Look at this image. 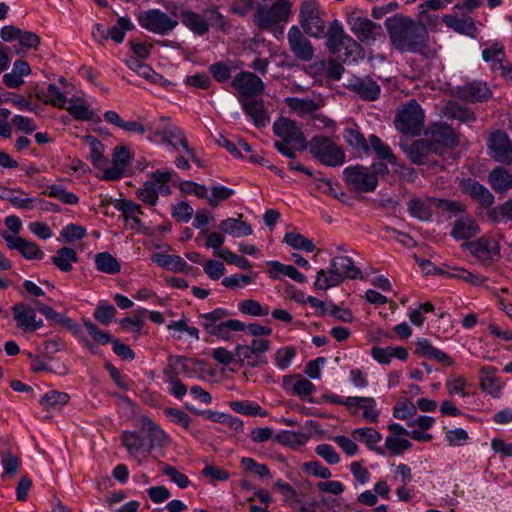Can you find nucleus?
Masks as SVG:
<instances>
[{"instance_id":"c756f323","label":"nucleus","mask_w":512,"mask_h":512,"mask_svg":"<svg viewBox=\"0 0 512 512\" xmlns=\"http://www.w3.org/2000/svg\"><path fill=\"white\" fill-rule=\"evenodd\" d=\"M480 386L493 397H499L503 388V382L496 376L497 369L493 366H484L480 370Z\"/></svg>"},{"instance_id":"2f4dec72","label":"nucleus","mask_w":512,"mask_h":512,"mask_svg":"<svg viewBox=\"0 0 512 512\" xmlns=\"http://www.w3.org/2000/svg\"><path fill=\"white\" fill-rule=\"evenodd\" d=\"M443 22L447 27L453 29L459 34L475 38L478 34L475 21L471 17L457 18L453 15H444Z\"/></svg>"},{"instance_id":"e433bc0d","label":"nucleus","mask_w":512,"mask_h":512,"mask_svg":"<svg viewBox=\"0 0 512 512\" xmlns=\"http://www.w3.org/2000/svg\"><path fill=\"white\" fill-rule=\"evenodd\" d=\"M491 187L499 193H504L512 188V174L502 168L493 169L488 176Z\"/></svg>"},{"instance_id":"0eeeda50","label":"nucleus","mask_w":512,"mask_h":512,"mask_svg":"<svg viewBox=\"0 0 512 512\" xmlns=\"http://www.w3.org/2000/svg\"><path fill=\"white\" fill-rule=\"evenodd\" d=\"M180 19L187 29L196 35L202 36L209 31L210 26L221 21L222 15L219 12V7L212 4L204 9L201 14L189 9H182Z\"/></svg>"},{"instance_id":"dca6fc26","label":"nucleus","mask_w":512,"mask_h":512,"mask_svg":"<svg viewBox=\"0 0 512 512\" xmlns=\"http://www.w3.org/2000/svg\"><path fill=\"white\" fill-rule=\"evenodd\" d=\"M287 40L290 51L297 59L301 61H310L313 58V46L298 26L293 25L289 29Z\"/></svg>"},{"instance_id":"a19ab883","label":"nucleus","mask_w":512,"mask_h":512,"mask_svg":"<svg viewBox=\"0 0 512 512\" xmlns=\"http://www.w3.org/2000/svg\"><path fill=\"white\" fill-rule=\"evenodd\" d=\"M51 260L62 272H69L72 270V264L78 262V256L74 249L63 247L56 251Z\"/></svg>"},{"instance_id":"864d4df0","label":"nucleus","mask_w":512,"mask_h":512,"mask_svg":"<svg viewBox=\"0 0 512 512\" xmlns=\"http://www.w3.org/2000/svg\"><path fill=\"white\" fill-rule=\"evenodd\" d=\"M134 28L133 23L127 17H119L116 24L107 29L108 38H111L116 43H121L124 40L125 33Z\"/></svg>"},{"instance_id":"e2e57ef3","label":"nucleus","mask_w":512,"mask_h":512,"mask_svg":"<svg viewBox=\"0 0 512 512\" xmlns=\"http://www.w3.org/2000/svg\"><path fill=\"white\" fill-rule=\"evenodd\" d=\"M441 274L446 275L451 278H459L473 285H481L486 281V278L473 274L472 272L467 271L464 268L454 267L452 268V272H441Z\"/></svg>"},{"instance_id":"680f3d73","label":"nucleus","mask_w":512,"mask_h":512,"mask_svg":"<svg viewBox=\"0 0 512 512\" xmlns=\"http://www.w3.org/2000/svg\"><path fill=\"white\" fill-rule=\"evenodd\" d=\"M47 195L49 197L57 198L64 204L76 205L79 198L76 194L67 191L60 185H52L47 188Z\"/></svg>"},{"instance_id":"0e129e2a","label":"nucleus","mask_w":512,"mask_h":512,"mask_svg":"<svg viewBox=\"0 0 512 512\" xmlns=\"http://www.w3.org/2000/svg\"><path fill=\"white\" fill-rule=\"evenodd\" d=\"M408 211L413 217L422 221L428 220L431 217L430 207L419 198H414L409 201Z\"/></svg>"},{"instance_id":"f03ea898","label":"nucleus","mask_w":512,"mask_h":512,"mask_svg":"<svg viewBox=\"0 0 512 512\" xmlns=\"http://www.w3.org/2000/svg\"><path fill=\"white\" fill-rule=\"evenodd\" d=\"M273 132L281 140L274 143V147L284 156L294 159L296 151H303L307 147L305 136L295 121L281 117L273 124Z\"/></svg>"},{"instance_id":"052dcab7","label":"nucleus","mask_w":512,"mask_h":512,"mask_svg":"<svg viewBox=\"0 0 512 512\" xmlns=\"http://www.w3.org/2000/svg\"><path fill=\"white\" fill-rule=\"evenodd\" d=\"M117 313L116 308L107 301H100L94 311V318L103 325H108L112 322Z\"/></svg>"},{"instance_id":"58836bf2","label":"nucleus","mask_w":512,"mask_h":512,"mask_svg":"<svg viewBox=\"0 0 512 512\" xmlns=\"http://www.w3.org/2000/svg\"><path fill=\"white\" fill-rule=\"evenodd\" d=\"M142 432L145 437L147 447H149V452H151V450L156 446H162L166 441L164 431L155 425L150 419L144 421Z\"/></svg>"},{"instance_id":"9d476101","label":"nucleus","mask_w":512,"mask_h":512,"mask_svg":"<svg viewBox=\"0 0 512 512\" xmlns=\"http://www.w3.org/2000/svg\"><path fill=\"white\" fill-rule=\"evenodd\" d=\"M138 22L147 31L158 35H167L178 25V20L171 18L160 9L142 12L138 17Z\"/></svg>"},{"instance_id":"cd10ccee","label":"nucleus","mask_w":512,"mask_h":512,"mask_svg":"<svg viewBox=\"0 0 512 512\" xmlns=\"http://www.w3.org/2000/svg\"><path fill=\"white\" fill-rule=\"evenodd\" d=\"M114 207L116 210L121 212L123 214V217L125 221L131 220L132 225L131 228L135 229L137 231H145V226L141 219L139 218L140 215H143L142 208L139 204L128 200V199H122L117 201L114 204Z\"/></svg>"},{"instance_id":"6e6552de","label":"nucleus","mask_w":512,"mask_h":512,"mask_svg":"<svg viewBox=\"0 0 512 512\" xmlns=\"http://www.w3.org/2000/svg\"><path fill=\"white\" fill-rule=\"evenodd\" d=\"M292 3L289 0H276L272 5H259L255 12V24L262 30L273 28L287 22L291 14Z\"/></svg>"},{"instance_id":"37998d69","label":"nucleus","mask_w":512,"mask_h":512,"mask_svg":"<svg viewBox=\"0 0 512 512\" xmlns=\"http://www.w3.org/2000/svg\"><path fill=\"white\" fill-rule=\"evenodd\" d=\"M352 437L355 440L364 442L368 448L375 450L378 454L384 455V451L382 448L374 447L376 443H378L381 440V434L377 432L372 427H365V428H359L355 429L352 432Z\"/></svg>"},{"instance_id":"412c9836","label":"nucleus","mask_w":512,"mask_h":512,"mask_svg":"<svg viewBox=\"0 0 512 512\" xmlns=\"http://www.w3.org/2000/svg\"><path fill=\"white\" fill-rule=\"evenodd\" d=\"M463 247L468 249L473 256L485 263L499 255V244L489 238L481 237L474 241L465 242Z\"/></svg>"},{"instance_id":"7ed1b4c3","label":"nucleus","mask_w":512,"mask_h":512,"mask_svg":"<svg viewBox=\"0 0 512 512\" xmlns=\"http://www.w3.org/2000/svg\"><path fill=\"white\" fill-rule=\"evenodd\" d=\"M359 276L361 271L350 257L337 256L331 260L328 270L321 269L317 272L314 286L318 290H327L340 285L346 277L356 279Z\"/></svg>"},{"instance_id":"c85d7f7f","label":"nucleus","mask_w":512,"mask_h":512,"mask_svg":"<svg viewBox=\"0 0 512 512\" xmlns=\"http://www.w3.org/2000/svg\"><path fill=\"white\" fill-rule=\"evenodd\" d=\"M201 325L210 336L222 338L224 336V310L217 308L212 312L200 316Z\"/></svg>"},{"instance_id":"69168bd1","label":"nucleus","mask_w":512,"mask_h":512,"mask_svg":"<svg viewBox=\"0 0 512 512\" xmlns=\"http://www.w3.org/2000/svg\"><path fill=\"white\" fill-rule=\"evenodd\" d=\"M239 310L246 315L266 316L269 314L268 306H262L254 299H247L239 303Z\"/></svg>"},{"instance_id":"09e8293b","label":"nucleus","mask_w":512,"mask_h":512,"mask_svg":"<svg viewBox=\"0 0 512 512\" xmlns=\"http://www.w3.org/2000/svg\"><path fill=\"white\" fill-rule=\"evenodd\" d=\"M268 265L272 269L270 271V276L273 278H277V273H281L298 283H304L307 281V278L292 265H285L278 261H269Z\"/></svg>"},{"instance_id":"a211bd4d","label":"nucleus","mask_w":512,"mask_h":512,"mask_svg":"<svg viewBox=\"0 0 512 512\" xmlns=\"http://www.w3.org/2000/svg\"><path fill=\"white\" fill-rule=\"evenodd\" d=\"M346 87L364 101H376L381 94L380 85L369 76L353 77Z\"/></svg>"},{"instance_id":"bb28decb","label":"nucleus","mask_w":512,"mask_h":512,"mask_svg":"<svg viewBox=\"0 0 512 512\" xmlns=\"http://www.w3.org/2000/svg\"><path fill=\"white\" fill-rule=\"evenodd\" d=\"M2 237L10 249L18 250L26 259H42L44 256L39 246L34 242H29L19 236L6 233Z\"/></svg>"},{"instance_id":"de8ad7c7","label":"nucleus","mask_w":512,"mask_h":512,"mask_svg":"<svg viewBox=\"0 0 512 512\" xmlns=\"http://www.w3.org/2000/svg\"><path fill=\"white\" fill-rule=\"evenodd\" d=\"M446 2L444 0H427L418 5V19L424 24H432L434 20H437V16L431 15L430 10L436 11L445 7Z\"/></svg>"},{"instance_id":"49530a36","label":"nucleus","mask_w":512,"mask_h":512,"mask_svg":"<svg viewBox=\"0 0 512 512\" xmlns=\"http://www.w3.org/2000/svg\"><path fill=\"white\" fill-rule=\"evenodd\" d=\"M369 149L371 148L380 160H385L391 165H397V158L391 148L384 143L378 136H369Z\"/></svg>"},{"instance_id":"4468645a","label":"nucleus","mask_w":512,"mask_h":512,"mask_svg":"<svg viewBox=\"0 0 512 512\" xmlns=\"http://www.w3.org/2000/svg\"><path fill=\"white\" fill-rule=\"evenodd\" d=\"M487 146L491 158L496 162L504 165L512 163V142L505 132L501 130L493 132L488 139Z\"/></svg>"},{"instance_id":"f3484780","label":"nucleus","mask_w":512,"mask_h":512,"mask_svg":"<svg viewBox=\"0 0 512 512\" xmlns=\"http://www.w3.org/2000/svg\"><path fill=\"white\" fill-rule=\"evenodd\" d=\"M12 314L16 326L26 333L34 332L44 325L42 319L37 320L36 310L26 303L19 302L13 305Z\"/></svg>"},{"instance_id":"9b49d317","label":"nucleus","mask_w":512,"mask_h":512,"mask_svg":"<svg viewBox=\"0 0 512 512\" xmlns=\"http://www.w3.org/2000/svg\"><path fill=\"white\" fill-rule=\"evenodd\" d=\"M346 183L356 192L369 193L373 192L377 185L378 179L371 173L370 168L362 165L350 166L343 171Z\"/></svg>"},{"instance_id":"6e6d98bb","label":"nucleus","mask_w":512,"mask_h":512,"mask_svg":"<svg viewBox=\"0 0 512 512\" xmlns=\"http://www.w3.org/2000/svg\"><path fill=\"white\" fill-rule=\"evenodd\" d=\"M231 409L239 414L246 416H261L265 417L268 415L267 411L262 410V408L255 403H251L249 401H232L230 402Z\"/></svg>"},{"instance_id":"4c0bfd02","label":"nucleus","mask_w":512,"mask_h":512,"mask_svg":"<svg viewBox=\"0 0 512 512\" xmlns=\"http://www.w3.org/2000/svg\"><path fill=\"white\" fill-rule=\"evenodd\" d=\"M84 140L89 147V160L92 165L99 169H105L107 159L104 156V145L92 135L85 136Z\"/></svg>"},{"instance_id":"ddd939ff","label":"nucleus","mask_w":512,"mask_h":512,"mask_svg":"<svg viewBox=\"0 0 512 512\" xmlns=\"http://www.w3.org/2000/svg\"><path fill=\"white\" fill-rule=\"evenodd\" d=\"M181 365L182 371L184 373H188L190 368L198 370L202 372V377L209 375L211 378L214 376L215 372L211 369L210 365L196 359H186L182 356H170L168 358V366L164 369V375L166 377V381L170 383L173 380H178V373L176 371V367Z\"/></svg>"},{"instance_id":"774afa93","label":"nucleus","mask_w":512,"mask_h":512,"mask_svg":"<svg viewBox=\"0 0 512 512\" xmlns=\"http://www.w3.org/2000/svg\"><path fill=\"white\" fill-rule=\"evenodd\" d=\"M86 235L87 230L84 226L73 223L63 227L60 232L61 238L68 243H71L75 240H81L86 237Z\"/></svg>"},{"instance_id":"603ef678","label":"nucleus","mask_w":512,"mask_h":512,"mask_svg":"<svg viewBox=\"0 0 512 512\" xmlns=\"http://www.w3.org/2000/svg\"><path fill=\"white\" fill-rule=\"evenodd\" d=\"M343 138L347 144L352 148L362 151L364 153L369 152V144L364 135L357 129L347 128L343 132Z\"/></svg>"},{"instance_id":"6ab92c4d","label":"nucleus","mask_w":512,"mask_h":512,"mask_svg":"<svg viewBox=\"0 0 512 512\" xmlns=\"http://www.w3.org/2000/svg\"><path fill=\"white\" fill-rule=\"evenodd\" d=\"M232 86L241 96L249 97V99L262 93L264 90L263 81L251 72H240L237 74L232 81Z\"/></svg>"},{"instance_id":"f8f14e48","label":"nucleus","mask_w":512,"mask_h":512,"mask_svg":"<svg viewBox=\"0 0 512 512\" xmlns=\"http://www.w3.org/2000/svg\"><path fill=\"white\" fill-rule=\"evenodd\" d=\"M148 138L150 141L167 142L175 150L182 148L184 153H186L192 159V161L200 166V161L196 158L194 149L188 145V142L184 136V132L180 128L176 126H169L161 132H151V135H149Z\"/></svg>"},{"instance_id":"ea45409f","label":"nucleus","mask_w":512,"mask_h":512,"mask_svg":"<svg viewBox=\"0 0 512 512\" xmlns=\"http://www.w3.org/2000/svg\"><path fill=\"white\" fill-rule=\"evenodd\" d=\"M126 65L130 70L136 72L139 76L147 79L152 83L161 84L164 81V78L156 73L149 65L141 62L136 57H130L126 60Z\"/></svg>"},{"instance_id":"2eb2a0df","label":"nucleus","mask_w":512,"mask_h":512,"mask_svg":"<svg viewBox=\"0 0 512 512\" xmlns=\"http://www.w3.org/2000/svg\"><path fill=\"white\" fill-rule=\"evenodd\" d=\"M401 148L407 157L416 165L426 163L428 157L432 154L441 155L439 145L428 139H419L410 144H401Z\"/></svg>"},{"instance_id":"a18cd8bd","label":"nucleus","mask_w":512,"mask_h":512,"mask_svg":"<svg viewBox=\"0 0 512 512\" xmlns=\"http://www.w3.org/2000/svg\"><path fill=\"white\" fill-rule=\"evenodd\" d=\"M173 175L172 170L160 171L157 170L150 174L147 182L152 184V188L156 191L157 197L159 198V194L169 195L171 193L170 187L168 183L170 182Z\"/></svg>"},{"instance_id":"338daca9","label":"nucleus","mask_w":512,"mask_h":512,"mask_svg":"<svg viewBox=\"0 0 512 512\" xmlns=\"http://www.w3.org/2000/svg\"><path fill=\"white\" fill-rule=\"evenodd\" d=\"M287 105L300 114H308L316 111L319 106L311 99L287 98Z\"/></svg>"},{"instance_id":"c03bdc74","label":"nucleus","mask_w":512,"mask_h":512,"mask_svg":"<svg viewBox=\"0 0 512 512\" xmlns=\"http://www.w3.org/2000/svg\"><path fill=\"white\" fill-rule=\"evenodd\" d=\"M36 97L44 102L58 108H64L67 98L55 84H49L46 91H38Z\"/></svg>"},{"instance_id":"72a5a7b5","label":"nucleus","mask_w":512,"mask_h":512,"mask_svg":"<svg viewBox=\"0 0 512 512\" xmlns=\"http://www.w3.org/2000/svg\"><path fill=\"white\" fill-rule=\"evenodd\" d=\"M443 115L449 119H455L462 123H471L476 120V115L471 109L456 101H449L445 105L443 108Z\"/></svg>"},{"instance_id":"f257e3e1","label":"nucleus","mask_w":512,"mask_h":512,"mask_svg":"<svg viewBox=\"0 0 512 512\" xmlns=\"http://www.w3.org/2000/svg\"><path fill=\"white\" fill-rule=\"evenodd\" d=\"M391 45L400 52L422 53L428 46L429 34L420 21L397 14L385 22Z\"/></svg>"},{"instance_id":"20e7f679","label":"nucleus","mask_w":512,"mask_h":512,"mask_svg":"<svg viewBox=\"0 0 512 512\" xmlns=\"http://www.w3.org/2000/svg\"><path fill=\"white\" fill-rule=\"evenodd\" d=\"M394 125L404 135L416 136L424 128V111L414 99L403 104L398 110Z\"/></svg>"},{"instance_id":"a878e982","label":"nucleus","mask_w":512,"mask_h":512,"mask_svg":"<svg viewBox=\"0 0 512 512\" xmlns=\"http://www.w3.org/2000/svg\"><path fill=\"white\" fill-rule=\"evenodd\" d=\"M242 107L245 114L257 128H262L269 124L270 117L262 99H244Z\"/></svg>"},{"instance_id":"4be33fe9","label":"nucleus","mask_w":512,"mask_h":512,"mask_svg":"<svg viewBox=\"0 0 512 512\" xmlns=\"http://www.w3.org/2000/svg\"><path fill=\"white\" fill-rule=\"evenodd\" d=\"M460 189L463 193L477 201L482 207L489 208L494 203L493 194L475 179H463L460 182Z\"/></svg>"},{"instance_id":"13d9d810","label":"nucleus","mask_w":512,"mask_h":512,"mask_svg":"<svg viewBox=\"0 0 512 512\" xmlns=\"http://www.w3.org/2000/svg\"><path fill=\"white\" fill-rule=\"evenodd\" d=\"M35 198L30 197L26 192L20 189H13L8 202L18 208L23 210H31L34 208Z\"/></svg>"},{"instance_id":"7c9ffc66","label":"nucleus","mask_w":512,"mask_h":512,"mask_svg":"<svg viewBox=\"0 0 512 512\" xmlns=\"http://www.w3.org/2000/svg\"><path fill=\"white\" fill-rule=\"evenodd\" d=\"M480 232L479 225L470 216L461 217L454 222L451 235L456 240H467Z\"/></svg>"},{"instance_id":"1a4fd4ad","label":"nucleus","mask_w":512,"mask_h":512,"mask_svg":"<svg viewBox=\"0 0 512 512\" xmlns=\"http://www.w3.org/2000/svg\"><path fill=\"white\" fill-rule=\"evenodd\" d=\"M301 27L312 37H321L325 33L326 23L322 19V11L316 0L302 2L299 12Z\"/></svg>"},{"instance_id":"aec40b11","label":"nucleus","mask_w":512,"mask_h":512,"mask_svg":"<svg viewBox=\"0 0 512 512\" xmlns=\"http://www.w3.org/2000/svg\"><path fill=\"white\" fill-rule=\"evenodd\" d=\"M130 158V152L126 147H115L112 157V165L103 169L101 179L107 181H115L121 179L124 176L126 168L130 164Z\"/></svg>"},{"instance_id":"79ce46f5","label":"nucleus","mask_w":512,"mask_h":512,"mask_svg":"<svg viewBox=\"0 0 512 512\" xmlns=\"http://www.w3.org/2000/svg\"><path fill=\"white\" fill-rule=\"evenodd\" d=\"M69 114L78 121L94 120V113L90 110L89 105L80 97H72L67 107Z\"/></svg>"},{"instance_id":"f704fd0d","label":"nucleus","mask_w":512,"mask_h":512,"mask_svg":"<svg viewBox=\"0 0 512 512\" xmlns=\"http://www.w3.org/2000/svg\"><path fill=\"white\" fill-rule=\"evenodd\" d=\"M242 213L226 218V234L234 238L250 236L253 233L252 226L243 219Z\"/></svg>"},{"instance_id":"5fc2aeb1","label":"nucleus","mask_w":512,"mask_h":512,"mask_svg":"<svg viewBox=\"0 0 512 512\" xmlns=\"http://www.w3.org/2000/svg\"><path fill=\"white\" fill-rule=\"evenodd\" d=\"M284 242L293 249L303 250L305 252H312L315 249V245L310 239L295 232L286 233Z\"/></svg>"},{"instance_id":"3c124183","label":"nucleus","mask_w":512,"mask_h":512,"mask_svg":"<svg viewBox=\"0 0 512 512\" xmlns=\"http://www.w3.org/2000/svg\"><path fill=\"white\" fill-rule=\"evenodd\" d=\"M69 399L70 397L67 393L51 390L43 395L40 404L45 410L58 409L67 404Z\"/></svg>"},{"instance_id":"393cba45","label":"nucleus","mask_w":512,"mask_h":512,"mask_svg":"<svg viewBox=\"0 0 512 512\" xmlns=\"http://www.w3.org/2000/svg\"><path fill=\"white\" fill-rule=\"evenodd\" d=\"M122 445L127 449L128 453L133 457L141 461V457H147L149 452V447H147V443L145 442V437L143 434L125 431L121 435Z\"/></svg>"},{"instance_id":"5701e85b","label":"nucleus","mask_w":512,"mask_h":512,"mask_svg":"<svg viewBox=\"0 0 512 512\" xmlns=\"http://www.w3.org/2000/svg\"><path fill=\"white\" fill-rule=\"evenodd\" d=\"M429 141L439 145L441 154L445 147L457 145V137L453 128L446 123H434L428 129Z\"/></svg>"},{"instance_id":"473e14b6","label":"nucleus","mask_w":512,"mask_h":512,"mask_svg":"<svg viewBox=\"0 0 512 512\" xmlns=\"http://www.w3.org/2000/svg\"><path fill=\"white\" fill-rule=\"evenodd\" d=\"M153 261L158 266L176 273L188 272V270L193 269L191 266H188L185 260L178 255L156 253L153 256Z\"/></svg>"},{"instance_id":"c9c22d12","label":"nucleus","mask_w":512,"mask_h":512,"mask_svg":"<svg viewBox=\"0 0 512 512\" xmlns=\"http://www.w3.org/2000/svg\"><path fill=\"white\" fill-rule=\"evenodd\" d=\"M380 26L366 18H357L354 21L352 31L361 42L371 43L375 40L376 30Z\"/></svg>"},{"instance_id":"39448f33","label":"nucleus","mask_w":512,"mask_h":512,"mask_svg":"<svg viewBox=\"0 0 512 512\" xmlns=\"http://www.w3.org/2000/svg\"><path fill=\"white\" fill-rule=\"evenodd\" d=\"M327 47L331 53L344 60L358 56L361 52L360 45L345 33L338 20H334L328 29Z\"/></svg>"},{"instance_id":"4d7b16f0","label":"nucleus","mask_w":512,"mask_h":512,"mask_svg":"<svg viewBox=\"0 0 512 512\" xmlns=\"http://www.w3.org/2000/svg\"><path fill=\"white\" fill-rule=\"evenodd\" d=\"M308 439L309 437L305 433L294 431H282L275 436V441L290 447L303 445Z\"/></svg>"},{"instance_id":"8fccbe9b","label":"nucleus","mask_w":512,"mask_h":512,"mask_svg":"<svg viewBox=\"0 0 512 512\" xmlns=\"http://www.w3.org/2000/svg\"><path fill=\"white\" fill-rule=\"evenodd\" d=\"M95 265L98 271L106 274H116L121 266L117 259L108 252H101L95 256Z\"/></svg>"},{"instance_id":"bf43d9fd","label":"nucleus","mask_w":512,"mask_h":512,"mask_svg":"<svg viewBox=\"0 0 512 512\" xmlns=\"http://www.w3.org/2000/svg\"><path fill=\"white\" fill-rule=\"evenodd\" d=\"M244 360H248V363L256 361L255 354L249 345H238L235 353L226 351V366L234 362L243 363Z\"/></svg>"},{"instance_id":"b1692460","label":"nucleus","mask_w":512,"mask_h":512,"mask_svg":"<svg viewBox=\"0 0 512 512\" xmlns=\"http://www.w3.org/2000/svg\"><path fill=\"white\" fill-rule=\"evenodd\" d=\"M492 93L488 86L482 82H472L459 86L455 90V96L468 102H483L491 97Z\"/></svg>"},{"instance_id":"423d86ee","label":"nucleus","mask_w":512,"mask_h":512,"mask_svg":"<svg viewBox=\"0 0 512 512\" xmlns=\"http://www.w3.org/2000/svg\"><path fill=\"white\" fill-rule=\"evenodd\" d=\"M311 155L326 166L336 167L345 162V153L331 138L316 135L309 142Z\"/></svg>"}]
</instances>
